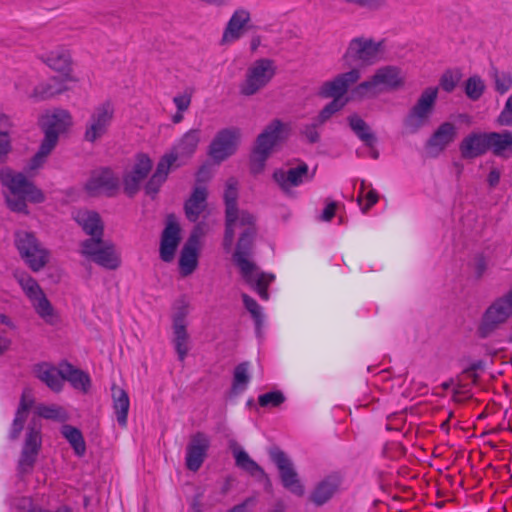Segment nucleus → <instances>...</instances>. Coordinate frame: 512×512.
Returning a JSON list of instances; mask_svg holds the SVG:
<instances>
[{"label":"nucleus","mask_w":512,"mask_h":512,"mask_svg":"<svg viewBox=\"0 0 512 512\" xmlns=\"http://www.w3.org/2000/svg\"><path fill=\"white\" fill-rule=\"evenodd\" d=\"M11 151V140L8 130L0 129V163L4 162Z\"/></svg>","instance_id":"53"},{"label":"nucleus","mask_w":512,"mask_h":512,"mask_svg":"<svg viewBox=\"0 0 512 512\" xmlns=\"http://www.w3.org/2000/svg\"><path fill=\"white\" fill-rule=\"evenodd\" d=\"M276 74L275 63L270 59H258L246 70L245 77L239 85L244 96H252L266 87Z\"/></svg>","instance_id":"10"},{"label":"nucleus","mask_w":512,"mask_h":512,"mask_svg":"<svg viewBox=\"0 0 512 512\" xmlns=\"http://www.w3.org/2000/svg\"><path fill=\"white\" fill-rule=\"evenodd\" d=\"M10 340L6 337H0V355L8 349Z\"/></svg>","instance_id":"61"},{"label":"nucleus","mask_w":512,"mask_h":512,"mask_svg":"<svg viewBox=\"0 0 512 512\" xmlns=\"http://www.w3.org/2000/svg\"><path fill=\"white\" fill-rule=\"evenodd\" d=\"M36 377L45 383L51 390L60 392L63 388L62 364L59 368L49 364L40 363L34 367Z\"/></svg>","instance_id":"27"},{"label":"nucleus","mask_w":512,"mask_h":512,"mask_svg":"<svg viewBox=\"0 0 512 512\" xmlns=\"http://www.w3.org/2000/svg\"><path fill=\"white\" fill-rule=\"evenodd\" d=\"M200 141V131L191 129L187 131L173 147L159 160L156 170L146 184L147 194H156L166 181L171 170L185 165L195 153Z\"/></svg>","instance_id":"2"},{"label":"nucleus","mask_w":512,"mask_h":512,"mask_svg":"<svg viewBox=\"0 0 512 512\" xmlns=\"http://www.w3.org/2000/svg\"><path fill=\"white\" fill-rule=\"evenodd\" d=\"M113 409L116 415L117 422L120 426L126 427L128 411L130 407L129 396L126 391L116 385L111 388Z\"/></svg>","instance_id":"33"},{"label":"nucleus","mask_w":512,"mask_h":512,"mask_svg":"<svg viewBox=\"0 0 512 512\" xmlns=\"http://www.w3.org/2000/svg\"><path fill=\"white\" fill-rule=\"evenodd\" d=\"M152 168L151 159L145 154H139L129 173L124 177V189L128 195H133L139 189L140 183L146 178Z\"/></svg>","instance_id":"21"},{"label":"nucleus","mask_w":512,"mask_h":512,"mask_svg":"<svg viewBox=\"0 0 512 512\" xmlns=\"http://www.w3.org/2000/svg\"><path fill=\"white\" fill-rule=\"evenodd\" d=\"M366 190V182L365 180H361L360 182V189H359V195L357 197L358 204L361 205L363 202L364 193Z\"/></svg>","instance_id":"60"},{"label":"nucleus","mask_w":512,"mask_h":512,"mask_svg":"<svg viewBox=\"0 0 512 512\" xmlns=\"http://www.w3.org/2000/svg\"><path fill=\"white\" fill-rule=\"evenodd\" d=\"M63 382L68 381L71 386L83 393H87L91 386V378L84 371L73 367L69 363H62Z\"/></svg>","instance_id":"31"},{"label":"nucleus","mask_w":512,"mask_h":512,"mask_svg":"<svg viewBox=\"0 0 512 512\" xmlns=\"http://www.w3.org/2000/svg\"><path fill=\"white\" fill-rule=\"evenodd\" d=\"M0 181L9 190L6 201L13 211L26 212V201L33 203L44 201L42 191L28 181L22 173L4 168L0 171Z\"/></svg>","instance_id":"4"},{"label":"nucleus","mask_w":512,"mask_h":512,"mask_svg":"<svg viewBox=\"0 0 512 512\" xmlns=\"http://www.w3.org/2000/svg\"><path fill=\"white\" fill-rule=\"evenodd\" d=\"M500 176H501L500 171L497 168H493L489 172L488 177H487L488 184L491 187H495L500 181Z\"/></svg>","instance_id":"58"},{"label":"nucleus","mask_w":512,"mask_h":512,"mask_svg":"<svg viewBox=\"0 0 512 512\" xmlns=\"http://www.w3.org/2000/svg\"><path fill=\"white\" fill-rule=\"evenodd\" d=\"M34 398L30 389H25L22 393L19 407L17 409L14 421L12 423V428L10 431V438L16 439L18 438L20 432L23 429V425L28 416V412L30 408L33 406Z\"/></svg>","instance_id":"30"},{"label":"nucleus","mask_w":512,"mask_h":512,"mask_svg":"<svg viewBox=\"0 0 512 512\" xmlns=\"http://www.w3.org/2000/svg\"><path fill=\"white\" fill-rule=\"evenodd\" d=\"M247 503H248V501H246L240 505H237V506L233 507L232 509H230L228 512H247Z\"/></svg>","instance_id":"62"},{"label":"nucleus","mask_w":512,"mask_h":512,"mask_svg":"<svg viewBox=\"0 0 512 512\" xmlns=\"http://www.w3.org/2000/svg\"><path fill=\"white\" fill-rule=\"evenodd\" d=\"M209 448V438L203 433H197L192 438L186 450V466L191 471H197L206 457Z\"/></svg>","instance_id":"22"},{"label":"nucleus","mask_w":512,"mask_h":512,"mask_svg":"<svg viewBox=\"0 0 512 512\" xmlns=\"http://www.w3.org/2000/svg\"><path fill=\"white\" fill-rule=\"evenodd\" d=\"M79 252L84 258L108 270H115L121 264L116 246L111 241L104 240L103 237L83 240L80 243Z\"/></svg>","instance_id":"9"},{"label":"nucleus","mask_w":512,"mask_h":512,"mask_svg":"<svg viewBox=\"0 0 512 512\" xmlns=\"http://www.w3.org/2000/svg\"><path fill=\"white\" fill-rule=\"evenodd\" d=\"M456 137V127L450 122L441 124L434 134L430 137L428 145L436 148L437 150H443L448 144L453 142Z\"/></svg>","instance_id":"36"},{"label":"nucleus","mask_w":512,"mask_h":512,"mask_svg":"<svg viewBox=\"0 0 512 512\" xmlns=\"http://www.w3.org/2000/svg\"><path fill=\"white\" fill-rule=\"evenodd\" d=\"M207 190L205 187H196L185 203L186 216L190 221H197L206 208Z\"/></svg>","instance_id":"34"},{"label":"nucleus","mask_w":512,"mask_h":512,"mask_svg":"<svg viewBox=\"0 0 512 512\" xmlns=\"http://www.w3.org/2000/svg\"><path fill=\"white\" fill-rule=\"evenodd\" d=\"M36 413L42 418L59 422H64L68 419L66 410L58 405H38L36 407Z\"/></svg>","instance_id":"44"},{"label":"nucleus","mask_w":512,"mask_h":512,"mask_svg":"<svg viewBox=\"0 0 512 512\" xmlns=\"http://www.w3.org/2000/svg\"><path fill=\"white\" fill-rule=\"evenodd\" d=\"M72 124L71 114L64 109L48 110L41 115L39 125L44 133V138L37 153L29 161L27 171H35L45 164L48 156L55 149L60 135L66 133Z\"/></svg>","instance_id":"3"},{"label":"nucleus","mask_w":512,"mask_h":512,"mask_svg":"<svg viewBox=\"0 0 512 512\" xmlns=\"http://www.w3.org/2000/svg\"><path fill=\"white\" fill-rule=\"evenodd\" d=\"M236 199L237 182L234 179H229L224 193L226 204L224 247L229 250L233 245L235 235L239 234L236 251L233 255L234 261L244 280L256 289L262 300L267 301L269 299L267 287L273 282L275 276L259 271L249 259L253 239L256 235L255 217L245 210H238Z\"/></svg>","instance_id":"1"},{"label":"nucleus","mask_w":512,"mask_h":512,"mask_svg":"<svg viewBox=\"0 0 512 512\" xmlns=\"http://www.w3.org/2000/svg\"><path fill=\"white\" fill-rule=\"evenodd\" d=\"M115 108L112 102L105 101L97 105L86 123L84 139L94 143L107 132L114 118Z\"/></svg>","instance_id":"12"},{"label":"nucleus","mask_w":512,"mask_h":512,"mask_svg":"<svg viewBox=\"0 0 512 512\" xmlns=\"http://www.w3.org/2000/svg\"><path fill=\"white\" fill-rule=\"evenodd\" d=\"M486 267H487V264L483 257L479 256L474 259L473 269H474L475 273L477 274V276H481L484 273V271L486 270Z\"/></svg>","instance_id":"56"},{"label":"nucleus","mask_w":512,"mask_h":512,"mask_svg":"<svg viewBox=\"0 0 512 512\" xmlns=\"http://www.w3.org/2000/svg\"><path fill=\"white\" fill-rule=\"evenodd\" d=\"M366 201L365 205L363 203L360 205L361 210L365 213L370 207L378 201V194L374 189H370L367 193H364L363 201Z\"/></svg>","instance_id":"55"},{"label":"nucleus","mask_w":512,"mask_h":512,"mask_svg":"<svg viewBox=\"0 0 512 512\" xmlns=\"http://www.w3.org/2000/svg\"><path fill=\"white\" fill-rule=\"evenodd\" d=\"M460 80V75L452 71H446L440 79V86L446 92L454 90Z\"/></svg>","instance_id":"52"},{"label":"nucleus","mask_w":512,"mask_h":512,"mask_svg":"<svg viewBox=\"0 0 512 512\" xmlns=\"http://www.w3.org/2000/svg\"><path fill=\"white\" fill-rule=\"evenodd\" d=\"M182 119H183V112H179V110H177V113L172 118L173 122L179 123L182 121Z\"/></svg>","instance_id":"63"},{"label":"nucleus","mask_w":512,"mask_h":512,"mask_svg":"<svg viewBox=\"0 0 512 512\" xmlns=\"http://www.w3.org/2000/svg\"><path fill=\"white\" fill-rule=\"evenodd\" d=\"M314 174L315 170L310 173L308 165L300 162L295 167L276 169L273 179L285 194L291 195L295 187L312 180Z\"/></svg>","instance_id":"15"},{"label":"nucleus","mask_w":512,"mask_h":512,"mask_svg":"<svg viewBox=\"0 0 512 512\" xmlns=\"http://www.w3.org/2000/svg\"><path fill=\"white\" fill-rule=\"evenodd\" d=\"M41 446L42 435L40 429L29 427L25 434L23 447L18 460V471L20 474H26L32 470Z\"/></svg>","instance_id":"18"},{"label":"nucleus","mask_w":512,"mask_h":512,"mask_svg":"<svg viewBox=\"0 0 512 512\" xmlns=\"http://www.w3.org/2000/svg\"><path fill=\"white\" fill-rule=\"evenodd\" d=\"M173 344L178 354V357L183 361L189 351L188 333L186 326H173Z\"/></svg>","instance_id":"43"},{"label":"nucleus","mask_w":512,"mask_h":512,"mask_svg":"<svg viewBox=\"0 0 512 512\" xmlns=\"http://www.w3.org/2000/svg\"><path fill=\"white\" fill-rule=\"evenodd\" d=\"M198 238L193 234L182 249L179 267L184 276L191 274L198 263Z\"/></svg>","instance_id":"29"},{"label":"nucleus","mask_w":512,"mask_h":512,"mask_svg":"<svg viewBox=\"0 0 512 512\" xmlns=\"http://www.w3.org/2000/svg\"><path fill=\"white\" fill-rule=\"evenodd\" d=\"M249 19L250 15L246 10H237L227 24L223 33V41L228 43L240 38Z\"/></svg>","instance_id":"32"},{"label":"nucleus","mask_w":512,"mask_h":512,"mask_svg":"<svg viewBox=\"0 0 512 512\" xmlns=\"http://www.w3.org/2000/svg\"><path fill=\"white\" fill-rule=\"evenodd\" d=\"M384 54L383 42L370 38H354L350 41L344 60H357L363 64H373L382 59Z\"/></svg>","instance_id":"13"},{"label":"nucleus","mask_w":512,"mask_h":512,"mask_svg":"<svg viewBox=\"0 0 512 512\" xmlns=\"http://www.w3.org/2000/svg\"><path fill=\"white\" fill-rule=\"evenodd\" d=\"M189 312V305L185 301L177 303L172 317L173 326H187L186 318Z\"/></svg>","instance_id":"50"},{"label":"nucleus","mask_w":512,"mask_h":512,"mask_svg":"<svg viewBox=\"0 0 512 512\" xmlns=\"http://www.w3.org/2000/svg\"><path fill=\"white\" fill-rule=\"evenodd\" d=\"M270 457L277 466L283 486L292 494L303 496L305 487L299 479L292 461L280 450H272Z\"/></svg>","instance_id":"16"},{"label":"nucleus","mask_w":512,"mask_h":512,"mask_svg":"<svg viewBox=\"0 0 512 512\" xmlns=\"http://www.w3.org/2000/svg\"><path fill=\"white\" fill-rule=\"evenodd\" d=\"M405 74L397 66H384L376 70L374 75L358 84L351 92L354 99L376 97L380 93L396 90L403 86Z\"/></svg>","instance_id":"5"},{"label":"nucleus","mask_w":512,"mask_h":512,"mask_svg":"<svg viewBox=\"0 0 512 512\" xmlns=\"http://www.w3.org/2000/svg\"><path fill=\"white\" fill-rule=\"evenodd\" d=\"M0 324H5L7 326H12L10 319L5 315H0Z\"/></svg>","instance_id":"64"},{"label":"nucleus","mask_w":512,"mask_h":512,"mask_svg":"<svg viewBox=\"0 0 512 512\" xmlns=\"http://www.w3.org/2000/svg\"><path fill=\"white\" fill-rule=\"evenodd\" d=\"M341 479L338 475H329L313 489L310 500L317 506L327 503L340 489Z\"/></svg>","instance_id":"24"},{"label":"nucleus","mask_w":512,"mask_h":512,"mask_svg":"<svg viewBox=\"0 0 512 512\" xmlns=\"http://www.w3.org/2000/svg\"><path fill=\"white\" fill-rule=\"evenodd\" d=\"M43 61L53 70L63 74L65 79L74 81L75 79L70 75L71 73V55L62 48L51 51Z\"/></svg>","instance_id":"28"},{"label":"nucleus","mask_w":512,"mask_h":512,"mask_svg":"<svg viewBox=\"0 0 512 512\" xmlns=\"http://www.w3.org/2000/svg\"><path fill=\"white\" fill-rule=\"evenodd\" d=\"M56 82L55 79L51 80L50 83L45 85H39L35 88L33 97L36 99H45L52 97L56 94L61 93L65 87L64 86H54V83Z\"/></svg>","instance_id":"48"},{"label":"nucleus","mask_w":512,"mask_h":512,"mask_svg":"<svg viewBox=\"0 0 512 512\" xmlns=\"http://www.w3.org/2000/svg\"><path fill=\"white\" fill-rule=\"evenodd\" d=\"M360 76V70L353 68L322 84L319 94L325 98H333V100L320 112L319 118L321 122L329 119L335 112L341 110L346 105L348 98L345 95L348 89L360 79Z\"/></svg>","instance_id":"6"},{"label":"nucleus","mask_w":512,"mask_h":512,"mask_svg":"<svg viewBox=\"0 0 512 512\" xmlns=\"http://www.w3.org/2000/svg\"><path fill=\"white\" fill-rule=\"evenodd\" d=\"M233 455L236 465L240 469L248 472L252 476H261L267 478L263 469L254 460H252L246 451H244L242 448L234 447Z\"/></svg>","instance_id":"37"},{"label":"nucleus","mask_w":512,"mask_h":512,"mask_svg":"<svg viewBox=\"0 0 512 512\" xmlns=\"http://www.w3.org/2000/svg\"><path fill=\"white\" fill-rule=\"evenodd\" d=\"M9 127H10L9 118L4 114H0V129L7 130Z\"/></svg>","instance_id":"59"},{"label":"nucleus","mask_w":512,"mask_h":512,"mask_svg":"<svg viewBox=\"0 0 512 512\" xmlns=\"http://www.w3.org/2000/svg\"><path fill=\"white\" fill-rule=\"evenodd\" d=\"M15 243L22 258L32 270L38 271L47 263L48 252L40 246L33 234L17 232Z\"/></svg>","instance_id":"14"},{"label":"nucleus","mask_w":512,"mask_h":512,"mask_svg":"<svg viewBox=\"0 0 512 512\" xmlns=\"http://www.w3.org/2000/svg\"><path fill=\"white\" fill-rule=\"evenodd\" d=\"M119 187V178L110 169L94 171L85 184V190L91 196L113 195Z\"/></svg>","instance_id":"20"},{"label":"nucleus","mask_w":512,"mask_h":512,"mask_svg":"<svg viewBox=\"0 0 512 512\" xmlns=\"http://www.w3.org/2000/svg\"><path fill=\"white\" fill-rule=\"evenodd\" d=\"M511 316L512 299L506 295L499 297L486 309L480 330L483 334H487L499 325L505 323Z\"/></svg>","instance_id":"17"},{"label":"nucleus","mask_w":512,"mask_h":512,"mask_svg":"<svg viewBox=\"0 0 512 512\" xmlns=\"http://www.w3.org/2000/svg\"><path fill=\"white\" fill-rule=\"evenodd\" d=\"M460 151L464 158H476L488 151V133H471L461 144Z\"/></svg>","instance_id":"26"},{"label":"nucleus","mask_w":512,"mask_h":512,"mask_svg":"<svg viewBox=\"0 0 512 512\" xmlns=\"http://www.w3.org/2000/svg\"><path fill=\"white\" fill-rule=\"evenodd\" d=\"M243 303L245 308L249 311L252 318L254 319L255 325H256V331L259 335L261 332V328L264 324V314L262 312L261 306L250 296L247 294L242 295Z\"/></svg>","instance_id":"45"},{"label":"nucleus","mask_w":512,"mask_h":512,"mask_svg":"<svg viewBox=\"0 0 512 512\" xmlns=\"http://www.w3.org/2000/svg\"><path fill=\"white\" fill-rule=\"evenodd\" d=\"M180 242V228L176 222L168 221L161 237L160 257L165 262L173 260Z\"/></svg>","instance_id":"23"},{"label":"nucleus","mask_w":512,"mask_h":512,"mask_svg":"<svg viewBox=\"0 0 512 512\" xmlns=\"http://www.w3.org/2000/svg\"><path fill=\"white\" fill-rule=\"evenodd\" d=\"M61 433L69 442L76 455L83 456L85 454L86 444L79 429L71 425H64L61 429Z\"/></svg>","instance_id":"41"},{"label":"nucleus","mask_w":512,"mask_h":512,"mask_svg":"<svg viewBox=\"0 0 512 512\" xmlns=\"http://www.w3.org/2000/svg\"><path fill=\"white\" fill-rule=\"evenodd\" d=\"M290 127L280 120H273L257 137L251 158V169L254 173L262 171L265 161L273 149L286 139Z\"/></svg>","instance_id":"7"},{"label":"nucleus","mask_w":512,"mask_h":512,"mask_svg":"<svg viewBox=\"0 0 512 512\" xmlns=\"http://www.w3.org/2000/svg\"><path fill=\"white\" fill-rule=\"evenodd\" d=\"M250 381L249 364L241 363L235 367L233 375L232 392L234 394L242 393L246 390Z\"/></svg>","instance_id":"42"},{"label":"nucleus","mask_w":512,"mask_h":512,"mask_svg":"<svg viewBox=\"0 0 512 512\" xmlns=\"http://www.w3.org/2000/svg\"><path fill=\"white\" fill-rule=\"evenodd\" d=\"M348 122L353 132L358 138L365 143L367 147H372L375 144V135L371 132L367 123L358 115H351L348 117Z\"/></svg>","instance_id":"40"},{"label":"nucleus","mask_w":512,"mask_h":512,"mask_svg":"<svg viewBox=\"0 0 512 512\" xmlns=\"http://www.w3.org/2000/svg\"><path fill=\"white\" fill-rule=\"evenodd\" d=\"M335 211H336V204L334 202L329 203L324 208L322 215H321V219L324 221H330L334 217Z\"/></svg>","instance_id":"57"},{"label":"nucleus","mask_w":512,"mask_h":512,"mask_svg":"<svg viewBox=\"0 0 512 512\" xmlns=\"http://www.w3.org/2000/svg\"><path fill=\"white\" fill-rule=\"evenodd\" d=\"M485 84L479 76H472L466 81L465 92L471 100H478L484 93Z\"/></svg>","instance_id":"47"},{"label":"nucleus","mask_w":512,"mask_h":512,"mask_svg":"<svg viewBox=\"0 0 512 512\" xmlns=\"http://www.w3.org/2000/svg\"><path fill=\"white\" fill-rule=\"evenodd\" d=\"M438 97L437 87H428L423 90L414 106L407 114L404 125L414 133L429 121Z\"/></svg>","instance_id":"11"},{"label":"nucleus","mask_w":512,"mask_h":512,"mask_svg":"<svg viewBox=\"0 0 512 512\" xmlns=\"http://www.w3.org/2000/svg\"><path fill=\"white\" fill-rule=\"evenodd\" d=\"M191 97V93L188 92H184L174 96L173 103L175 104L179 112H185L189 108L191 104Z\"/></svg>","instance_id":"54"},{"label":"nucleus","mask_w":512,"mask_h":512,"mask_svg":"<svg viewBox=\"0 0 512 512\" xmlns=\"http://www.w3.org/2000/svg\"><path fill=\"white\" fill-rule=\"evenodd\" d=\"M285 400L284 395L280 391H272L259 396L258 401L262 407H277Z\"/></svg>","instance_id":"49"},{"label":"nucleus","mask_w":512,"mask_h":512,"mask_svg":"<svg viewBox=\"0 0 512 512\" xmlns=\"http://www.w3.org/2000/svg\"><path fill=\"white\" fill-rule=\"evenodd\" d=\"M496 122L500 126L512 127V94L507 98Z\"/></svg>","instance_id":"51"},{"label":"nucleus","mask_w":512,"mask_h":512,"mask_svg":"<svg viewBox=\"0 0 512 512\" xmlns=\"http://www.w3.org/2000/svg\"><path fill=\"white\" fill-rule=\"evenodd\" d=\"M488 150L497 156L512 155V132L503 131L488 133Z\"/></svg>","instance_id":"35"},{"label":"nucleus","mask_w":512,"mask_h":512,"mask_svg":"<svg viewBox=\"0 0 512 512\" xmlns=\"http://www.w3.org/2000/svg\"><path fill=\"white\" fill-rule=\"evenodd\" d=\"M348 122L353 132L358 138L365 143L367 147H372L375 144V135L371 132L367 123L358 115H351L348 117Z\"/></svg>","instance_id":"39"},{"label":"nucleus","mask_w":512,"mask_h":512,"mask_svg":"<svg viewBox=\"0 0 512 512\" xmlns=\"http://www.w3.org/2000/svg\"><path fill=\"white\" fill-rule=\"evenodd\" d=\"M74 219L90 238H101L104 235V224L100 215L95 211L79 210Z\"/></svg>","instance_id":"25"},{"label":"nucleus","mask_w":512,"mask_h":512,"mask_svg":"<svg viewBox=\"0 0 512 512\" xmlns=\"http://www.w3.org/2000/svg\"><path fill=\"white\" fill-rule=\"evenodd\" d=\"M15 278L36 314L48 325L55 326L59 324V313L48 300L37 281L25 273H16Z\"/></svg>","instance_id":"8"},{"label":"nucleus","mask_w":512,"mask_h":512,"mask_svg":"<svg viewBox=\"0 0 512 512\" xmlns=\"http://www.w3.org/2000/svg\"><path fill=\"white\" fill-rule=\"evenodd\" d=\"M491 77L495 83V90L500 94H505L512 87V76L508 72L498 71L493 68L491 73Z\"/></svg>","instance_id":"46"},{"label":"nucleus","mask_w":512,"mask_h":512,"mask_svg":"<svg viewBox=\"0 0 512 512\" xmlns=\"http://www.w3.org/2000/svg\"><path fill=\"white\" fill-rule=\"evenodd\" d=\"M240 140V130L227 128L219 131L210 144L209 154L221 162L235 153Z\"/></svg>","instance_id":"19"},{"label":"nucleus","mask_w":512,"mask_h":512,"mask_svg":"<svg viewBox=\"0 0 512 512\" xmlns=\"http://www.w3.org/2000/svg\"><path fill=\"white\" fill-rule=\"evenodd\" d=\"M348 122L353 132L358 138L365 143L367 147H372L375 144V135L371 132L367 123L358 115H351L348 117Z\"/></svg>","instance_id":"38"}]
</instances>
